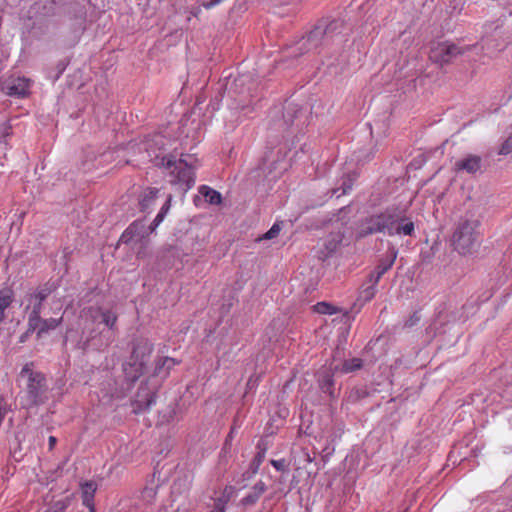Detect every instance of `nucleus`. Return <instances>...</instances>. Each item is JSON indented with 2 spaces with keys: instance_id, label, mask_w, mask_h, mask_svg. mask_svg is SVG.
<instances>
[{
  "instance_id": "obj_6",
  "label": "nucleus",
  "mask_w": 512,
  "mask_h": 512,
  "mask_svg": "<svg viewBox=\"0 0 512 512\" xmlns=\"http://www.w3.org/2000/svg\"><path fill=\"white\" fill-rule=\"evenodd\" d=\"M165 167L170 171L169 182L178 186L184 192L191 189L195 183L194 168L189 165L184 159L173 160L172 158H164Z\"/></svg>"
},
{
  "instance_id": "obj_13",
  "label": "nucleus",
  "mask_w": 512,
  "mask_h": 512,
  "mask_svg": "<svg viewBox=\"0 0 512 512\" xmlns=\"http://www.w3.org/2000/svg\"><path fill=\"white\" fill-rule=\"evenodd\" d=\"M31 81L26 77H17L5 81L2 90L10 97L25 98L30 93Z\"/></svg>"
},
{
  "instance_id": "obj_9",
  "label": "nucleus",
  "mask_w": 512,
  "mask_h": 512,
  "mask_svg": "<svg viewBox=\"0 0 512 512\" xmlns=\"http://www.w3.org/2000/svg\"><path fill=\"white\" fill-rule=\"evenodd\" d=\"M55 289L54 284L46 283L29 295L28 304L26 306L27 310L30 309L28 323L37 321L38 318L41 317L42 304Z\"/></svg>"
},
{
  "instance_id": "obj_35",
  "label": "nucleus",
  "mask_w": 512,
  "mask_h": 512,
  "mask_svg": "<svg viewBox=\"0 0 512 512\" xmlns=\"http://www.w3.org/2000/svg\"><path fill=\"white\" fill-rule=\"evenodd\" d=\"M155 394L153 392H149L147 394V408H149L152 404L155 403Z\"/></svg>"
},
{
  "instance_id": "obj_10",
  "label": "nucleus",
  "mask_w": 512,
  "mask_h": 512,
  "mask_svg": "<svg viewBox=\"0 0 512 512\" xmlns=\"http://www.w3.org/2000/svg\"><path fill=\"white\" fill-rule=\"evenodd\" d=\"M279 113H282V118L279 120V122L274 123V125L279 128H290L292 126L300 127L304 125V122L300 121V118L303 116V111L296 104L287 103L283 107V110H281L279 107H274L270 111L271 117L276 116Z\"/></svg>"
},
{
  "instance_id": "obj_31",
  "label": "nucleus",
  "mask_w": 512,
  "mask_h": 512,
  "mask_svg": "<svg viewBox=\"0 0 512 512\" xmlns=\"http://www.w3.org/2000/svg\"><path fill=\"white\" fill-rule=\"evenodd\" d=\"M67 505L63 501L56 502L53 506L48 508L45 512H63Z\"/></svg>"
},
{
  "instance_id": "obj_37",
  "label": "nucleus",
  "mask_w": 512,
  "mask_h": 512,
  "mask_svg": "<svg viewBox=\"0 0 512 512\" xmlns=\"http://www.w3.org/2000/svg\"><path fill=\"white\" fill-rule=\"evenodd\" d=\"M7 149V142L6 140H2L0 138V152H4Z\"/></svg>"
},
{
  "instance_id": "obj_18",
  "label": "nucleus",
  "mask_w": 512,
  "mask_h": 512,
  "mask_svg": "<svg viewBox=\"0 0 512 512\" xmlns=\"http://www.w3.org/2000/svg\"><path fill=\"white\" fill-rule=\"evenodd\" d=\"M96 489V484L93 481H87L81 485L82 503L89 508L90 512H95L94 496Z\"/></svg>"
},
{
  "instance_id": "obj_21",
  "label": "nucleus",
  "mask_w": 512,
  "mask_h": 512,
  "mask_svg": "<svg viewBox=\"0 0 512 512\" xmlns=\"http://www.w3.org/2000/svg\"><path fill=\"white\" fill-rule=\"evenodd\" d=\"M159 194L157 188H146L139 199V205L142 211H147L155 202Z\"/></svg>"
},
{
  "instance_id": "obj_23",
  "label": "nucleus",
  "mask_w": 512,
  "mask_h": 512,
  "mask_svg": "<svg viewBox=\"0 0 512 512\" xmlns=\"http://www.w3.org/2000/svg\"><path fill=\"white\" fill-rule=\"evenodd\" d=\"M199 193L205 198L206 202L212 205H218L222 202L221 194L210 188L209 186L203 185L199 188Z\"/></svg>"
},
{
  "instance_id": "obj_16",
  "label": "nucleus",
  "mask_w": 512,
  "mask_h": 512,
  "mask_svg": "<svg viewBox=\"0 0 512 512\" xmlns=\"http://www.w3.org/2000/svg\"><path fill=\"white\" fill-rule=\"evenodd\" d=\"M481 168V158L476 155H469L455 163L457 171H466L467 173H476Z\"/></svg>"
},
{
  "instance_id": "obj_2",
  "label": "nucleus",
  "mask_w": 512,
  "mask_h": 512,
  "mask_svg": "<svg viewBox=\"0 0 512 512\" xmlns=\"http://www.w3.org/2000/svg\"><path fill=\"white\" fill-rule=\"evenodd\" d=\"M480 221L472 214L460 217L451 237V246L462 256L471 255L480 246Z\"/></svg>"
},
{
  "instance_id": "obj_29",
  "label": "nucleus",
  "mask_w": 512,
  "mask_h": 512,
  "mask_svg": "<svg viewBox=\"0 0 512 512\" xmlns=\"http://www.w3.org/2000/svg\"><path fill=\"white\" fill-rule=\"evenodd\" d=\"M281 231L280 223L276 222L272 225V227L263 235V239L270 240L279 235Z\"/></svg>"
},
{
  "instance_id": "obj_41",
  "label": "nucleus",
  "mask_w": 512,
  "mask_h": 512,
  "mask_svg": "<svg viewBox=\"0 0 512 512\" xmlns=\"http://www.w3.org/2000/svg\"><path fill=\"white\" fill-rule=\"evenodd\" d=\"M339 65L341 66V70H342L345 67L346 62L343 60L341 63H339Z\"/></svg>"
},
{
  "instance_id": "obj_20",
  "label": "nucleus",
  "mask_w": 512,
  "mask_h": 512,
  "mask_svg": "<svg viewBox=\"0 0 512 512\" xmlns=\"http://www.w3.org/2000/svg\"><path fill=\"white\" fill-rule=\"evenodd\" d=\"M177 364H179L176 359L171 357H162L159 358L156 362L154 374L157 376H167L169 374V371L175 367Z\"/></svg>"
},
{
  "instance_id": "obj_5",
  "label": "nucleus",
  "mask_w": 512,
  "mask_h": 512,
  "mask_svg": "<svg viewBox=\"0 0 512 512\" xmlns=\"http://www.w3.org/2000/svg\"><path fill=\"white\" fill-rule=\"evenodd\" d=\"M153 349V344L146 339H138L134 343L128 368H125L131 380L135 381L145 373Z\"/></svg>"
},
{
  "instance_id": "obj_22",
  "label": "nucleus",
  "mask_w": 512,
  "mask_h": 512,
  "mask_svg": "<svg viewBox=\"0 0 512 512\" xmlns=\"http://www.w3.org/2000/svg\"><path fill=\"white\" fill-rule=\"evenodd\" d=\"M13 302V292L10 289H3L0 291V323L6 319V309L10 307Z\"/></svg>"
},
{
  "instance_id": "obj_24",
  "label": "nucleus",
  "mask_w": 512,
  "mask_h": 512,
  "mask_svg": "<svg viewBox=\"0 0 512 512\" xmlns=\"http://www.w3.org/2000/svg\"><path fill=\"white\" fill-rule=\"evenodd\" d=\"M313 311L322 315H333L340 312V309L328 302H318L313 306Z\"/></svg>"
},
{
  "instance_id": "obj_38",
  "label": "nucleus",
  "mask_w": 512,
  "mask_h": 512,
  "mask_svg": "<svg viewBox=\"0 0 512 512\" xmlns=\"http://www.w3.org/2000/svg\"><path fill=\"white\" fill-rule=\"evenodd\" d=\"M200 13H201V8L200 7H196V8H194L191 11V15L194 16V17H197Z\"/></svg>"
},
{
  "instance_id": "obj_30",
  "label": "nucleus",
  "mask_w": 512,
  "mask_h": 512,
  "mask_svg": "<svg viewBox=\"0 0 512 512\" xmlns=\"http://www.w3.org/2000/svg\"><path fill=\"white\" fill-rule=\"evenodd\" d=\"M512 153V135L501 145L499 154L508 155Z\"/></svg>"
},
{
  "instance_id": "obj_19",
  "label": "nucleus",
  "mask_w": 512,
  "mask_h": 512,
  "mask_svg": "<svg viewBox=\"0 0 512 512\" xmlns=\"http://www.w3.org/2000/svg\"><path fill=\"white\" fill-rule=\"evenodd\" d=\"M266 491V485L263 481H258L252 488V491L242 498L241 503L244 506L254 505L262 494Z\"/></svg>"
},
{
  "instance_id": "obj_1",
  "label": "nucleus",
  "mask_w": 512,
  "mask_h": 512,
  "mask_svg": "<svg viewBox=\"0 0 512 512\" xmlns=\"http://www.w3.org/2000/svg\"><path fill=\"white\" fill-rule=\"evenodd\" d=\"M343 29L344 21L341 19L320 20L306 36L297 42L295 56H301L311 51L320 52L319 48L321 47L342 43Z\"/></svg>"
},
{
  "instance_id": "obj_26",
  "label": "nucleus",
  "mask_w": 512,
  "mask_h": 512,
  "mask_svg": "<svg viewBox=\"0 0 512 512\" xmlns=\"http://www.w3.org/2000/svg\"><path fill=\"white\" fill-rule=\"evenodd\" d=\"M362 367V360L360 358H352L345 360L341 372L342 373H351L356 370H359Z\"/></svg>"
},
{
  "instance_id": "obj_44",
  "label": "nucleus",
  "mask_w": 512,
  "mask_h": 512,
  "mask_svg": "<svg viewBox=\"0 0 512 512\" xmlns=\"http://www.w3.org/2000/svg\"><path fill=\"white\" fill-rule=\"evenodd\" d=\"M57 309H58V310H61V304H59V305L57 306Z\"/></svg>"
},
{
  "instance_id": "obj_17",
  "label": "nucleus",
  "mask_w": 512,
  "mask_h": 512,
  "mask_svg": "<svg viewBox=\"0 0 512 512\" xmlns=\"http://www.w3.org/2000/svg\"><path fill=\"white\" fill-rule=\"evenodd\" d=\"M396 259V253H393L391 256L383 258L380 260L379 264L376 266L375 270L370 274V281L374 284H377L381 277L392 268Z\"/></svg>"
},
{
  "instance_id": "obj_25",
  "label": "nucleus",
  "mask_w": 512,
  "mask_h": 512,
  "mask_svg": "<svg viewBox=\"0 0 512 512\" xmlns=\"http://www.w3.org/2000/svg\"><path fill=\"white\" fill-rule=\"evenodd\" d=\"M157 493H158V486L154 483V481H152L151 484L147 485L142 490L141 498L147 504H152L154 502V500L156 499Z\"/></svg>"
},
{
  "instance_id": "obj_12",
  "label": "nucleus",
  "mask_w": 512,
  "mask_h": 512,
  "mask_svg": "<svg viewBox=\"0 0 512 512\" xmlns=\"http://www.w3.org/2000/svg\"><path fill=\"white\" fill-rule=\"evenodd\" d=\"M59 6V14L65 15L69 19L80 20L86 19V3L89 0H62Z\"/></svg>"
},
{
  "instance_id": "obj_3",
  "label": "nucleus",
  "mask_w": 512,
  "mask_h": 512,
  "mask_svg": "<svg viewBox=\"0 0 512 512\" xmlns=\"http://www.w3.org/2000/svg\"><path fill=\"white\" fill-rule=\"evenodd\" d=\"M32 362L26 363L20 372V377L26 379L21 405L25 409L44 404L49 399V388L43 373L34 370Z\"/></svg>"
},
{
  "instance_id": "obj_8",
  "label": "nucleus",
  "mask_w": 512,
  "mask_h": 512,
  "mask_svg": "<svg viewBox=\"0 0 512 512\" xmlns=\"http://www.w3.org/2000/svg\"><path fill=\"white\" fill-rule=\"evenodd\" d=\"M463 50L456 44L444 41L433 43L429 51V59L440 65L447 64L461 55Z\"/></svg>"
},
{
  "instance_id": "obj_32",
  "label": "nucleus",
  "mask_w": 512,
  "mask_h": 512,
  "mask_svg": "<svg viewBox=\"0 0 512 512\" xmlns=\"http://www.w3.org/2000/svg\"><path fill=\"white\" fill-rule=\"evenodd\" d=\"M265 458V450L259 451L254 459H253V465L255 466V469H258L259 466L262 464L263 460Z\"/></svg>"
},
{
  "instance_id": "obj_39",
  "label": "nucleus",
  "mask_w": 512,
  "mask_h": 512,
  "mask_svg": "<svg viewBox=\"0 0 512 512\" xmlns=\"http://www.w3.org/2000/svg\"><path fill=\"white\" fill-rule=\"evenodd\" d=\"M328 385L329 387H331L333 385V380H332V377L331 376H328L326 381H325V385Z\"/></svg>"
},
{
  "instance_id": "obj_40",
  "label": "nucleus",
  "mask_w": 512,
  "mask_h": 512,
  "mask_svg": "<svg viewBox=\"0 0 512 512\" xmlns=\"http://www.w3.org/2000/svg\"><path fill=\"white\" fill-rule=\"evenodd\" d=\"M352 186L351 184L350 185H347L344 189H343V194H346L349 190H351Z\"/></svg>"
},
{
  "instance_id": "obj_43",
  "label": "nucleus",
  "mask_w": 512,
  "mask_h": 512,
  "mask_svg": "<svg viewBox=\"0 0 512 512\" xmlns=\"http://www.w3.org/2000/svg\"><path fill=\"white\" fill-rule=\"evenodd\" d=\"M334 65H335L334 62H332V61L328 62V66H334Z\"/></svg>"
},
{
  "instance_id": "obj_7",
  "label": "nucleus",
  "mask_w": 512,
  "mask_h": 512,
  "mask_svg": "<svg viewBox=\"0 0 512 512\" xmlns=\"http://www.w3.org/2000/svg\"><path fill=\"white\" fill-rule=\"evenodd\" d=\"M381 233H387L389 236L394 235H407L411 236L414 233V223L403 218H399L398 215L390 210H386L379 214Z\"/></svg>"
},
{
  "instance_id": "obj_14",
  "label": "nucleus",
  "mask_w": 512,
  "mask_h": 512,
  "mask_svg": "<svg viewBox=\"0 0 512 512\" xmlns=\"http://www.w3.org/2000/svg\"><path fill=\"white\" fill-rule=\"evenodd\" d=\"M62 319V316L59 318L48 319L39 317L37 321L27 323L28 329L26 334L36 332L37 337L40 338L44 333L56 329L62 323Z\"/></svg>"
},
{
  "instance_id": "obj_4",
  "label": "nucleus",
  "mask_w": 512,
  "mask_h": 512,
  "mask_svg": "<svg viewBox=\"0 0 512 512\" xmlns=\"http://www.w3.org/2000/svg\"><path fill=\"white\" fill-rule=\"evenodd\" d=\"M80 319L83 325V332L89 331V336L92 338L95 329L93 326L103 324L110 330H115L118 320V315L111 309H102L98 306H90L84 308L80 313Z\"/></svg>"
},
{
  "instance_id": "obj_33",
  "label": "nucleus",
  "mask_w": 512,
  "mask_h": 512,
  "mask_svg": "<svg viewBox=\"0 0 512 512\" xmlns=\"http://www.w3.org/2000/svg\"><path fill=\"white\" fill-rule=\"evenodd\" d=\"M133 231H134V225H130L125 231L124 233L122 234L120 240L122 242H128L130 241L131 237H132V234H133Z\"/></svg>"
},
{
  "instance_id": "obj_42",
  "label": "nucleus",
  "mask_w": 512,
  "mask_h": 512,
  "mask_svg": "<svg viewBox=\"0 0 512 512\" xmlns=\"http://www.w3.org/2000/svg\"><path fill=\"white\" fill-rule=\"evenodd\" d=\"M18 124H12V123H9L8 126L6 128H9V129H12L13 126H17Z\"/></svg>"
},
{
  "instance_id": "obj_28",
  "label": "nucleus",
  "mask_w": 512,
  "mask_h": 512,
  "mask_svg": "<svg viewBox=\"0 0 512 512\" xmlns=\"http://www.w3.org/2000/svg\"><path fill=\"white\" fill-rule=\"evenodd\" d=\"M228 503V498L226 497H219L214 499L212 508L209 512H225L226 506Z\"/></svg>"
},
{
  "instance_id": "obj_27",
  "label": "nucleus",
  "mask_w": 512,
  "mask_h": 512,
  "mask_svg": "<svg viewBox=\"0 0 512 512\" xmlns=\"http://www.w3.org/2000/svg\"><path fill=\"white\" fill-rule=\"evenodd\" d=\"M171 202H172V195H168L166 202L164 203V205L162 206V208L160 209V211L158 212V214L156 215V217L153 221L154 226H158L164 220L166 214L168 213V211L171 207Z\"/></svg>"
},
{
  "instance_id": "obj_34",
  "label": "nucleus",
  "mask_w": 512,
  "mask_h": 512,
  "mask_svg": "<svg viewBox=\"0 0 512 512\" xmlns=\"http://www.w3.org/2000/svg\"><path fill=\"white\" fill-rule=\"evenodd\" d=\"M271 465L278 471H284L286 469L285 460H271Z\"/></svg>"
},
{
  "instance_id": "obj_36",
  "label": "nucleus",
  "mask_w": 512,
  "mask_h": 512,
  "mask_svg": "<svg viewBox=\"0 0 512 512\" xmlns=\"http://www.w3.org/2000/svg\"><path fill=\"white\" fill-rule=\"evenodd\" d=\"M57 443V439L54 436H50L48 439L49 450H52Z\"/></svg>"
},
{
  "instance_id": "obj_15",
  "label": "nucleus",
  "mask_w": 512,
  "mask_h": 512,
  "mask_svg": "<svg viewBox=\"0 0 512 512\" xmlns=\"http://www.w3.org/2000/svg\"><path fill=\"white\" fill-rule=\"evenodd\" d=\"M375 233H381L379 214L365 218L358 224L357 227V236L359 238H363Z\"/></svg>"
},
{
  "instance_id": "obj_11",
  "label": "nucleus",
  "mask_w": 512,
  "mask_h": 512,
  "mask_svg": "<svg viewBox=\"0 0 512 512\" xmlns=\"http://www.w3.org/2000/svg\"><path fill=\"white\" fill-rule=\"evenodd\" d=\"M62 0H39L32 4L28 10L29 19L35 21L59 14V6Z\"/></svg>"
}]
</instances>
